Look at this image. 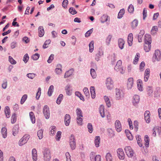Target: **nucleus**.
Returning <instances> with one entry per match:
<instances>
[{
	"label": "nucleus",
	"mask_w": 161,
	"mask_h": 161,
	"mask_svg": "<svg viewBox=\"0 0 161 161\" xmlns=\"http://www.w3.org/2000/svg\"><path fill=\"white\" fill-rule=\"evenodd\" d=\"M1 133L3 138H5L7 136V129L6 128L3 127L1 130Z\"/></svg>",
	"instance_id": "obj_28"
},
{
	"label": "nucleus",
	"mask_w": 161,
	"mask_h": 161,
	"mask_svg": "<svg viewBox=\"0 0 161 161\" xmlns=\"http://www.w3.org/2000/svg\"><path fill=\"white\" fill-rule=\"evenodd\" d=\"M99 112L102 118H104L105 117L104 107V106L102 105H101L99 108Z\"/></svg>",
	"instance_id": "obj_29"
},
{
	"label": "nucleus",
	"mask_w": 161,
	"mask_h": 161,
	"mask_svg": "<svg viewBox=\"0 0 161 161\" xmlns=\"http://www.w3.org/2000/svg\"><path fill=\"white\" fill-rule=\"evenodd\" d=\"M124 93L122 90L118 88L115 89V98L116 100H120L124 97Z\"/></svg>",
	"instance_id": "obj_4"
},
{
	"label": "nucleus",
	"mask_w": 161,
	"mask_h": 161,
	"mask_svg": "<svg viewBox=\"0 0 161 161\" xmlns=\"http://www.w3.org/2000/svg\"><path fill=\"white\" fill-rule=\"evenodd\" d=\"M147 93L149 96H151L153 92V90L152 87L148 86L147 87Z\"/></svg>",
	"instance_id": "obj_51"
},
{
	"label": "nucleus",
	"mask_w": 161,
	"mask_h": 161,
	"mask_svg": "<svg viewBox=\"0 0 161 161\" xmlns=\"http://www.w3.org/2000/svg\"><path fill=\"white\" fill-rule=\"evenodd\" d=\"M29 136L28 135H25L22 138V139H23L25 142L24 143H26L29 138Z\"/></svg>",
	"instance_id": "obj_64"
},
{
	"label": "nucleus",
	"mask_w": 161,
	"mask_h": 161,
	"mask_svg": "<svg viewBox=\"0 0 161 161\" xmlns=\"http://www.w3.org/2000/svg\"><path fill=\"white\" fill-rule=\"evenodd\" d=\"M90 74L93 78H95L96 77V74L95 70L93 69H90Z\"/></svg>",
	"instance_id": "obj_47"
},
{
	"label": "nucleus",
	"mask_w": 161,
	"mask_h": 161,
	"mask_svg": "<svg viewBox=\"0 0 161 161\" xmlns=\"http://www.w3.org/2000/svg\"><path fill=\"white\" fill-rule=\"evenodd\" d=\"M144 40L145 43L151 44L152 38L150 35L146 34L145 36Z\"/></svg>",
	"instance_id": "obj_13"
},
{
	"label": "nucleus",
	"mask_w": 161,
	"mask_h": 161,
	"mask_svg": "<svg viewBox=\"0 0 161 161\" xmlns=\"http://www.w3.org/2000/svg\"><path fill=\"white\" fill-rule=\"evenodd\" d=\"M41 89L40 87H39L38 88V91L37 92L36 96V98L37 100H38L40 97L41 94Z\"/></svg>",
	"instance_id": "obj_60"
},
{
	"label": "nucleus",
	"mask_w": 161,
	"mask_h": 161,
	"mask_svg": "<svg viewBox=\"0 0 161 161\" xmlns=\"http://www.w3.org/2000/svg\"><path fill=\"white\" fill-rule=\"evenodd\" d=\"M118 43L119 48L121 49H123L125 44V41L122 38L119 39L118 40Z\"/></svg>",
	"instance_id": "obj_20"
},
{
	"label": "nucleus",
	"mask_w": 161,
	"mask_h": 161,
	"mask_svg": "<svg viewBox=\"0 0 161 161\" xmlns=\"http://www.w3.org/2000/svg\"><path fill=\"white\" fill-rule=\"evenodd\" d=\"M51 41L50 40H47L43 44L42 47L44 49H45L48 47V45L50 44L51 43Z\"/></svg>",
	"instance_id": "obj_43"
},
{
	"label": "nucleus",
	"mask_w": 161,
	"mask_h": 161,
	"mask_svg": "<svg viewBox=\"0 0 161 161\" xmlns=\"http://www.w3.org/2000/svg\"><path fill=\"white\" fill-rule=\"evenodd\" d=\"M4 112L7 118H9L10 117V110L8 106H7L5 108Z\"/></svg>",
	"instance_id": "obj_26"
},
{
	"label": "nucleus",
	"mask_w": 161,
	"mask_h": 161,
	"mask_svg": "<svg viewBox=\"0 0 161 161\" xmlns=\"http://www.w3.org/2000/svg\"><path fill=\"white\" fill-rule=\"evenodd\" d=\"M103 55V51L102 49L99 48L97 52L95 55V59L97 61L99 60L101 56Z\"/></svg>",
	"instance_id": "obj_11"
},
{
	"label": "nucleus",
	"mask_w": 161,
	"mask_h": 161,
	"mask_svg": "<svg viewBox=\"0 0 161 161\" xmlns=\"http://www.w3.org/2000/svg\"><path fill=\"white\" fill-rule=\"evenodd\" d=\"M63 97V95L62 94H59L56 101V102L57 104H60L61 101Z\"/></svg>",
	"instance_id": "obj_44"
},
{
	"label": "nucleus",
	"mask_w": 161,
	"mask_h": 161,
	"mask_svg": "<svg viewBox=\"0 0 161 161\" xmlns=\"http://www.w3.org/2000/svg\"><path fill=\"white\" fill-rule=\"evenodd\" d=\"M158 30V29L157 28V26H154L152 28L151 31V33L152 34H154L156 33V32Z\"/></svg>",
	"instance_id": "obj_49"
},
{
	"label": "nucleus",
	"mask_w": 161,
	"mask_h": 161,
	"mask_svg": "<svg viewBox=\"0 0 161 161\" xmlns=\"http://www.w3.org/2000/svg\"><path fill=\"white\" fill-rule=\"evenodd\" d=\"M94 42L93 41H91L90 44H89V52L90 53L92 52L94 49Z\"/></svg>",
	"instance_id": "obj_50"
},
{
	"label": "nucleus",
	"mask_w": 161,
	"mask_h": 161,
	"mask_svg": "<svg viewBox=\"0 0 161 161\" xmlns=\"http://www.w3.org/2000/svg\"><path fill=\"white\" fill-rule=\"evenodd\" d=\"M104 99L106 103V105L108 107H110L111 106V103L108 97L107 96H104Z\"/></svg>",
	"instance_id": "obj_32"
},
{
	"label": "nucleus",
	"mask_w": 161,
	"mask_h": 161,
	"mask_svg": "<svg viewBox=\"0 0 161 161\" xmlns=\"http://www.w3.org/2000/svg\"><path fill=\"white\" fill-rule=\"evenodd\" d=\"M36 76V74L34 73H28L26 75V76L31 79H33Z\"/></svg>",
	"instance_id": "obj_57"
},
{
	"label": "nucleus",
	"mask_w": 161,
	"mask_h": 161,
	"mask_svg": "<svg viewBox=\"0 0 161 161\" xmlns=\"http://www.w3.org/2000/svg\"><path fill=\"white\" fill-rule=\"evenodd\" d=\"M70 116L69 114H66L64 117V122L65 125L67 126L69 125L70 122Z\"/></svg>",
	"instance_id": "obj_15"
},
{
	"label": "nucleus",
	"mask_w": 161,
	"mask_h": 161,
	"mask_svg": "<svg viewBox=\"0 0 161 161\" xmlns=\"http://www.w3.org/2000/svg\"><path fill=\"white\" fill-rule=\"evenodd\" d=\"M161 57V53L160 51L158 49L156 50L153 57V62L156 61H159L160 60Z\"/></svg>",
	"instance_id": "obj_5"
},
{
	"label": "nucleus",
	"mask_w": 161,
	"mask_h": 161,
	"mask_svg": "<svg viewBox=\"0 0 161 161\" xmlns=\"http://www.w3.org/2000/svg\"><path fill=\"white\" fill-rule=\"evenodd\" d=\"M83 91L86 97L87 98H89L90 94L88 88L86 87H85L83 90Z\"/></svg>",
	"instance_id": "obj_46"
},
{
	"label": "nucleus",
	"mask_w": 161,
	"mask_h": 161,
	"mask_svg": "<svg viewBox=\"0 0 161 161\" xmlns=\"http://www.w3.org/2000/svg\"><path fill=\"white\" fill-rule=\"evenodd\" d=\"M144 34V31L143 30L140 31L138 36V41L139 42H141L142 40V37L143 35Z\"/></svg>",
	"instance_id": "obj_30"
},
{
	"label": "nucleus",
	"mask_w": 161,
	"mask_h": 161,
	"mask_svg": "<svg viewBox=\"0 0 161 161\" xmlns=\"http://www.w3.org/2000/svg\"><path fill=\"white\" fill-rule=\"evenodd\" d=\"M144 141L146 142L145 146L148 147L149 146V139L148 135H146L144 137Z\"/></svg>",
	"instance_id": "obj_39"
},
{
	"label": "nucleus",
	"mask_w": 161,
	"mask_h": 161,
	"mask_svg": "<svg viewBox=\"0 0 161 161\" xmlns=\"http://www.w3.org/2000/svg\"><path fill=\"white\" fill-rule=\"evenodd\" d=\"M29 115L32 123L33 124L35 123L36 119L33 113L32 112H30Z\"/></svg>",
	"instance_id": "obj_31"
},
{
	"label": "nucleus",
	"mask_w": 161,
	"mask_h": 161,
	"mask_svg": "<svg viewBox=\"0 0 161 161\" xmlns=\"http://www.w3.org/2000/svg\"><path fill=\"white\" fill-rule=\"evenodd\" d=\"M134 10V7L131 4H130L128 8V12L130 13H132Z\"/></svg>",
	"instance_id": "obj_52"
},
{
	"label": "nucleus",
	"mask_w": 161,
	"mask_h": 161,
	"mask_svg": "<svg viewBox=\"0 0 161 161\" xmlns=\"http://www.w3.org/2000/svg\"><path fill=\"white\" fill-rule=\"evenodd\" d=\"M110 17L106 15H103L101 18V22L102 23H104L107 21H109Z\"/></svg>",
	"instance_id": "obj_16"
},
{
	"label": "nucleus",
	"mask_w": 161,
	"mask_h": 161,
	"mask_svg": "<svg viewBox=\"0 0 161 161\" xmlns=\"http://www.w3.org/2000/svg\"><path fill=\"white\" fill-rule=\"evenodd\" d=\"M16 116L15 113H14L11 116V123L13 124H14L16 121Z\"/></svg>",
	"instance_id": "obj_38"
},
{
	"label": "nucleus",
	"mask_w": 161,
	"mask_h": 161,
	"mask_svg": "<svg viewBox=\"0 0 161 161\" xmlns=\"http://www.w3.org/2000/svg\"><path fill=\"white\" fill-rule=\"evenodd\" d=\"M87 127L88 130L89 132L90 133H92L93 131V127L92 124L90 123H88Z\"/></svg>",
	"instance_id": "obj_54"
},
{
	"label": "nucleus",
	"mask_w": 161,
	"mask_h": 161,
	"mask_svg": "<svg viewBox=\"0 0 161 161\" xmlns=\"http://www.w3.org/2000/svg\"><path fill=\"white\" fill-rule=\"evenodd\" d=\"M19 126L18 125H15L12 130L13 135L14 136H16L19 132Z\"/></svg>",
	"instance_id": "obj_25"
},
{
	"label": "nucleus",
	"mask_w": 161,
	"mask_h": 161,
	"mask_svg": "<svg viewBox=\"0 0 161 161\" xmlns=\"http://www.w3.org/2000/svg\"><path fill=\"white\" fill-rule=\"evenodd\" d=\"M32 158L33 161H36L37 160V153L36 149L33 148L32 151Z\"/></svg>",
	"instance_id": "obj_19"
},
{
	"label": "nucleus",
	"mask_w": 161,
	"mask_h": 161,
	"mask_svg": "<svg viewBox=\"0 0 161 161\" xmlns=\"http://www.w3.org/2000/svg\"><path fill=\"white\" fill-rule=\"evenodd\" d=\"M90 90L92 98V99H94L95 97L96 96V93L94 87L93 86H91L90 87Z\"/></svg>",
	"instance_id": "obj_24"
},
{
	"label": "nucleus",
	"mask_w": 161,
	"mask_h": 161,
	"mask_svg": "<svg viewBox=\"0 0 161 161\" xmlns=\"http://www.w3.org/2000/svg\"><path fill=\"white\" fill-rule=\"evenodd\" d=\"M38 31L39 36L41 37L43 36L44 34L43 27L42 26H39L38 29Z\"/></svg>",
	"instance_id": "obj_22"
},
{
	"label": "nucleus",
	"mask_w": 161,
	"mask_h": 161,
	"mask_svg": "<svg viewBox=\"0 0 161 161\" xmlns=\"http://www.w3.org/2000/svg\"><path fill=\"white\" fill-rule=\"evenodd\" d=\"M118 156L120 159L123 160L125 158V154L122 148H118L117 150Z\"/></svg>",
	"instance_id": "obj_10"
},
{
	"label": "nucleus",
	"mask_w": 161,
	"mask_h": 161,
	"mask_svg": "<svg viewBox=\"0 0 161 161\" xmlns=\"http://www.w3.org/2000/svg\"><path fill=\"white\" fill-rule=\"evenodd\" d=\"M40 57V55L37 53H36L31 57V58L35 60H37Z\"/></svg>",
	"instance_id": "obj_59"
},
{
	"label": "nucleus",
	"mask_w": 161,
	"mask_h": 161,
	"mask_svg": "<svg viewBox=\"0 0 161 161\" xmlns=\"http://www.w3.org/2000/svg\"><path fill=\"white\" fill-rule=\"evenodd\" d=\"M74 71V70L73 69H71L69 70L66 71L65 73L64 76V78H66L70 76L71 75H72Z\"/></svg>",
	"instance_id": "obj_17"
},
{
	"label": "nucleus",
	"mask_w": 161,
	"mask_h": 161,
	"mask_svg": "<svg viewBox=\"0 0 161 161\" xmlns=\"http://www.w3.org/2000/svg\"><path fill=\"white\" fill-rule=\"evenodd\" d=\"M114 69L117 72H119L121 74H124L125 72L122 67H119V66L118 65H115Z\"/></svg>",
	"instance_id": "obj_23"
},
{
	"label": "nucleus",
	"mask_w": 161,
	"mask_h": 161,
	"mask_svg": "<svg viewBox=\"0 0 161 161\" xmlns=\"http://www.w3.org/2000/svg\"><path fill=\"white\" fill-rule=\"evenodd\" d=\"M125 10L124 8L121 9L120 10L119 12L118 13V18L121 19L125 13Z\"/></svg>",
	"instance_id": "obj_33"
},
{
	"label": "nucleus",
	"mask_w": 161,
	"mask_h": 161,
	"mask_svg": "<svg viewBox=\"0 0 161 161\" xmlns=\"http://www.w3.org/2000/svg\"><path fill=\"white\" fill-rule=\"evenodd\" d=\"M93 29L92 28L86 32L85 34V36L86 37H88L90 36L93 31Z\"/></svg>",
	"instance_id": "obj_63"
},
{
	"label": "nucleus",
	"mask_w": 161,
	"mask_h": 161,
	"mask_svg": "<svg viewBox=\"0 0 161 161\" xmlns=\"http://www.w3.org/2000/svg\"><path fill=\"white\" fill-rule=\"evenodd\" d=\"M106 85L108 90H111L114 87V82L110 78L107 79L106 82Z\"/></svg>",
	"instance_id": "obj_6"
},
{
	"label": "nucleus",
	"mask_w": 161,
	"mask_h": 161,
	"mask_svg": "<svg viewBox=\"0 0 161 161\" xmlns=\"http://www.w3.org/2000/svg\"><path fill=\"white\" fill-rule=\"evenodd\" d=\"M43 130L41 129L38 130L37 132V136L40 139H42L43 137Z\"/></svg>",
	"instance_id": "obj_40"
},
{
	"label": "nucleus",
	"mask_w": 161,
	"mask_h": 161,
	"mask_svg": "<svg viewBox=\"0 0 161 161\" xmlns=\"http://www.w3.org/2000/svg\"><path fill=\"white\" fill-rule=\"evenodd\" d=\"M76 112L77 117H83V116L82 114V111L80 109L78 108L76 110Z\"/></svg>",
	"instance_id": "obj_55"
},
{
	"label": "nucleus",
	"mask_w": 161,
	"mask_h": 161,
	"mask_svg": "<svg viewBox=\"0 0 161 161\" xmlns=\"http://www.w3.org/2000/svg\"><path fill=\"white\" fill-rule=\"evenodd\" d=\"M69 11L70 13L73 15H74L77 13L75 9L73 8H70L69 9Z\"/></svg>",
	"instance_id": "obj_58"
},
{
	"label": "nucleus",
	"mask_w": 161,
	"mask_h": 161,
	"mask_svg": "<svg viewBox=\"0 0 161 161\" xmlns=\"http://www.w3.org/2000/svg\"><path fill=\"white\" fill-rule=\"evenodd\" d=\"M100 137L99 136H96L95 139V146L98 147L99 146Z\"/></svg>",
	"instance_id": "obj_35"
},
{
	"label": "nucleus",
	"mask_w": 161,
	"mask_h": 161,
	"mask_svg": "<svg viewBox=\"0 0 161 161\" xmlns=\"http://www.w3.org/2000/svg\"><path fill=\"white\" fill-rule=\"evenodd\" d=\"M125 151L129 158H132L134 156V152L130 146H126L125 148Z\"/></svg>",
	"instance_id": "obj_3"
},
{
	"label": "nucleus",
	"mask_w": 161,
	"mask_h": 161,
	"mask_svg": "<svg viewBox=\"0 0 161 161\" xmlns=\"http://www.w3.org/2000/svg\"><path fill=\"white\" fill-rule=\"evenodd\" d=\"M160 130V127H156L154 128L153 130V135L155 137L156 136V131H157V130H159V129Z\"/></svg>",
	"instance_id": "obj_48"
},
{
	"label": "nucleus",
	"mask_w": 161,
	"mask_h": 161,
	"mask_svg": "<svg viewBox=\"0 0 161 161\" xmlns=\"http://www.w3.org/2000/svg\"><path fill=\"white\" fill-rule=\"evenodd\" d=\"M65 90L66 94L67 95L70 96L71 95L72 89L69 85H67L66 86L65 88Z\"/></svg>",
	"instance_id": "obj_21"
},
{
	"label": "nucleus",
	"mask_w": 161,
	"mask_h": 161,
	"mask_svg": "<svg viewBox=\"0 0 161 161\" xmlns=\"http://www.w3.org/2000/svg\"><path fill=\"white\" fill-rule=\"evenodd\" d=\"M69 145L71 149L74 150L76 147L75 140L74 135H71L69 138Z\"/></svg>",
	"instance_id": "obj_8"
},
{
	"label": "nucleus",
	"mask_w": 161,
	"mask_h": 161,
	"mask_svg": "<svg viewBox=\"0 0 161 161\" xmlns=\"http://www.w3.org/2000/svg\"><path fill=\"white\" fill-rule=\"evenodd\" d=\"M140 57V54L139 53H137L135 57V59L133 61L134 64H137L138 59Z\"/></svg>",
	"instance_id": "obj_45"
},
{
	"label": "nucleus",
	"mask_w": 161,
	"mask_h": 161,
	"mask_svg": "<svg viewBox=\"0 0 161 161\" xmlns=\"http://www.w3.org/2000/svg\"><path fill=\"white\" fill-rule=\"evenodd\" d=\"M140 99V97L138 95H134L132 98V103L133 105L135 107H137L139 102Z\"/></svg>",
	"instance_id": "obj_9"
},
{
	"label": "nucleus",
	"mask_w": 161,
	"mask_h": 161,
	"mask_svg": "<svg viewBox=\"0 0 161 161\" xmlns=\"http://www.w3.org/2000/svg\"><path fill=\"white\" fill-rule=\"evenodd\" d=\"M133 84V79L132 78H129L128 80L127 87L128 89H131Z\"/></svg>",
	"instance_id": "obj_14"
},
{
	"label": "nucleus",
	"mask_w": 161,
	"mask_h": 161,
	"mask_svg": "<svg viewBox=\"0 0 161 161\" xmlns=\"http://www.w3.org/2000/svg\"><path fill=\"white\" fill-rule=\"evenodd\" d=\"M54 55L53 54H51L48 58V59L47 61V62L48 63H50L52 62V60L54 59Z\"/></svg>",
	"instance_id": "obj_62"
},
{
	"label": "nucleus",
	"mask_w": 161,
	"mask_h": 161,
	"mask_svg": "<svg viewBox=\"0 0 161 161\" xmlns=\"http://www.w3.org/2000/svg\"><path fill=\"white\" fill-rule=\"evenodd\" d=\"M43 158L44 161H50L51 158V153L50 150L47 148H45L43 149L42 152Z\"/></svg>",
	"instance_id": "obj_1"
},
{
	"label": "nucleus",
	"mask_w": 161,
	"mask_h": 161,
	"mask_svg": "<svg viewBox=\"0 0 161 161\" xmlns=\"http://www.w3.org/2000/svg\"><path fill=\"white\" fill-rule=\"evenodd\" d=\"M107 131L108 134L109 136L111 137L114 136V134L113 130L111 129H108L107 130Z\"/></svg>",
	"instance_id": "obj_42"
},
{
	"label": "nucleus",
	"mask_w": 161,
	"mask_h": 161,
	"mask_svg": "<svg viewBox=\"0 0 161 161\" xmlns=\"http://www.w3.org/2000/svg\"><path fill=\"white\" fill-rule=\"evenodd\" d=\"M133 34L132 33H130L128 36V43L130 46H131L132 44Z\"/></svg>",
	"instance_id": "obj_18"
},
{
	"label": "nucleus",
	"mask_w": 161,
	"mask_h": 161,
	"mask_svg": "<svg viewBox=\"0 0 161 161\" xmlns=\"http://www.w3.org/2000/svg\"><path fill=\"white\" fill-rule=\"evenodd\" d=\"M8 61L12 64H15L16 63V61L11 56H9L8 57Z\"/></svg>",
	"instance_id": "obj_53"
},
{
	"label": "nucleus",
	"mask_w": 161,
	"mask_h": 161,
	"mask_svg": "<svg viewBox=\"0 0 161 161\" xmlns=\"http://www.w3.org/2000/svg\"><path fill=\"white\" fill-rule=\"evenodd\" d=\"M138 24V21L136 19L134 20L131 24V26L132 29L136 28Z\"/></svg>",
	"instance_id": "obj_27"
},
{
	"label": "nucleus",
	"mask_w": 161,
	"mask_h": 161,
	"mask_svg": "<svg viewBox=\"0 0 161 161\" xmlns=\"http://www.w3.org/2000/svg\"><path fill=\"white\" fill-rule=\"evenodd\" d=\"M105 157L107 161H112V156L110 153H107Z\"/></svg>",
	"instance_id": "obj_41"
},
{
	"label": "nucleus",
	"mask_w": 161,
	"mask_h": 161,
	"mask_svg": "<svg viewBox=\"0 0 161 161\" xmlns=\"http://www.w3.org/2000/svg\"><path fill=\"white\" fill-rule=\"evenodd\" d=\"M27 95L26 94L24 95L22 97L20 101V103L22 104L25 102L27 98Z\"/></svg>",
	"instance_id": "obj_56"
},
{
	"label": "nucleus",
	"mask_w": 161,
	"mask_h": 161,
	"mask_svg": "<svg viewBox=\"0 0 161 161\" xmlns=\"http://www.w3.org/2000/svg\"><path fill=\"white\" fill-rule=\"evenodd\" d=\"M54 87L53 85L50 86L48 91V94L49 96H51L53 92Z\"/></svg>",
	"instance_id": "obj_37"
},
{
	"label": "nucleus",
	"mask_w": 161,
	"mask_h": 161,
	"mask_svg": "<svg viewBox=\"0 0 161 161\" xmlns=\"http://www.w3.org/2000/svg\"><path fill=\"white\" fill-rule=\"evenodd\" d=\"M43 112L45 118L48 119L50 117V112L49 108L47 105L44 106Z\"/></svg>",
	"instance_id": "obj_7"
},
{
	"label": "nucleus",
	"mask_w": 161,
	"mask_h": 161,
	"mask_svg": "<svg viewBox=\"0 0 161 161\" xmlns=\"http://www.w3.org/2000/svg\"><path fill=\"white\" fill-rule=\"evenodd\" d=\"M115 126L116 130L118 132H120L121 131L122 127L120 121L117 120L115 123Z\"/></svg>",
	"instance_id": "obj_12"
},
{
	"label": "nucleus",
	"mask_w": 161,
	"mask_h": 161,
	"mask_svg": "<svg viewBox=\"0 0 161 161\" xmlns=\"http://www.w3.org/2000/svg\"><path fill=\"white\" fill-rule=\"evenodd\" d=\"M112 38V36L111 35H108L107 37L106 40V43L107 45H109L110 44Z\"/></svg>",
	"instance_id": "obj_36"
},
{
	"label": "nucleus",
	"mask_w": 161,
	"mask_h": 161,
	"mask_svg": "<svg viewBox=\"0 0 161 161\" xmlns=\"http://www.w3.org/2000/svg\"><path fill=\"white\" fill-rule=\"evenodd\" d=\"M151 47V44L145 43L144 48L146 52H148L150 50Z\"/></svg>",
	"instance_id": "obj_34"
},
{
	"label": "nucleus",
	"mask_w": 161,
	"mask_h": 161,
	"mask_svg": "<svg viewBox=\"0 0 161 161\" xmlns=\"http://www.w3.org/2000/svg\"><path fill=\"white\" fill-rule=\"evenodd\" d=\"M29 59V57L28 54H25L23 58V61L25 63H26L28 61Z\"/></svg>",
	"instance_id": "obj_61"
},
{
	"label": "nucleus",
	"mask_w": 161,
	"mask_h": 161,
	"mask_svg": "<svg viewBox=\"0 0 161 161\" xmlns=\"http://www.w3.org/2000/svg\"><path fill=\"white\" fill-rule=\"evenodd\" d=\"M91 161H101V156L99 155H96V153L94 152H92L90 155Z\"/></svg>",
	"instance_id": "obj_2"
}]
</instances>
